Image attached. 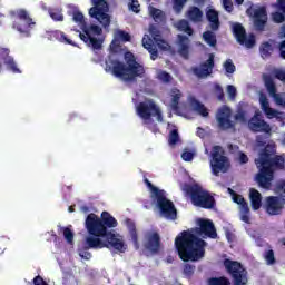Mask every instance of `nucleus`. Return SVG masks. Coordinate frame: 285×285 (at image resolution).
Masks as SVG:
<instances>
[{"label":"nucleus","instance_id":"obj_1","mask_svg":"<svg viewBox=\"0 0 285 285\" xmlns=\"http://www.w3.org/2000/svg\"><path fill=\"white\" fill-rule=\"evenodd\" d=\"M217 239V229L213 220H199V227L183 230L175 238V248L183 262H199L206 257L208 243L202 239Z\"/></svg>","mask_w":285,"mask_h":285},{"label":"nucleus","instance_id":"obj_2","mask_svg":"<svg viewBox=\"0 0 285 285\" xmlns=\"http://www.w3.org/2000/svg\"><path fill=\"white\" fill-rule=\"evenodd\" d=\"M256 144L263 148L258 158L255 159V165L259 173L256 175V181L261 188H271L273 175L275 170H284L285 159L277 155V146L275 144H267L266 138L262 135L256 137Z\"/></svg>","mask_w":285,"mask_h":285},{"label":"nucleus","instance_id":"obj_3","mask_svg":"<svg viewBox=\"0 0 285 285\" xmlns=\"http://www.w3.org/2000/svg\"><path fill=\"white\" fill-rule=\"evenodd\" d=\"M125 61L126 63L112 58V56H108L105 60L106 72H111L114 77L132 83L137 81V77H139V79L146 77V69L144 68V65L137 61L135 53L127 51L125 53Z\"/></svg>","mask_w":285,"mask_h":285},{"label":"nucleus","instance_id":"obj_4","mask_svg":"<svg viewBox=\"0 0 285 285\" xmlns=\"http://www.w3.org/2000/svg\"><path fill=\"white\" fill-rule=\"evenodd\" d=\"M118 224L117 219L108 212H102L100 218L91 213L87 216L85 222L89 235L109 237L110 239H114V242H124V239L118 238L115 233L108 230V228H117Z\"/></svg>","mask_w":285,"mask_h":285},{"label":"nucleus","instance_id":"obj_5","mask_svg":"<svg viewBox=\"0 0 285 285\" xmlns=\"http://www.w3.org/2000/svg\"><path fill=\"white\" fill-rule=\"evenodd\" d=\"M183 193L191 199V204L198 208H205V210H210L215 208L216 202L215 197L210 195L208 190H205L203 186L198 184H184L181 187Z\"/></svg>","mask_w":285,"mask_h":285},{"label":"nucleus","instance_id":"obj_6","mask_svg":"<svg viewBox=\"0 0 285 285\" xmlns=\"http://www.w3.org/2000/svg\"><path fill=\"white\" fill-rule=\"evenodd\" d=\"M209 166L215 177H219V173L226 174L230 170V159L226 156L223 146L215 145L212 148Z\"/></svg>","mask_w":285,"mask_h":285},{"label":"nucleus","instance_id":"obj_7","mask_svg":"<svg viewBox=\"0 0 285 285\" xmlns=\"http://www.w3.org/2000/svg\"><path fill=\"white\" fill-rule=\"evenodd\" d=\"M85 245L87 248L99 250L101 248H114L118 253H126V243L124 240H114L109 236L90 235L86 238Z\"/></svg>","mask_w":285,"mask_h":285},{"label":"nucleus","instance_id":"obj_8","mask_svg":"<svg viewBox=\"0 0 285 285\" xmlns=\"http://www.w3.org/2000/svg\"><path fill=\"white\" fill-rule=\"evenodd\" d=\"M223 265L232 277L234 285H247L248 284V271L244 268V265L237 261H230V258H225Z\"/></svg>","mask_w":285,"mask_h":285},{"label":"nucleus","instance_id":"obj_9","mask_svg":"<svg viewBox=\"0 0 285 285\" xmlns=\"http://www.w3.org/2000/svg\"><path fill=\"white\" fill-rule=\"evenodd\" d=\"M137 115L142 118V121H148V119H153V117H156L159 124L164 121L161 109H159V106H157L153 99L139 102L137 106Z\"/></svg>","mask_w":285,"mask_h":285},{"label":"nucleus","instance_id":"obj_10","mask_svg":"<svg viewBox=\"0 0 285 285\" xmlns=\"http://www.w3.org/2000/svg\"><path fill=\"white\" fill-rule=\"evenodd\" d=\"M108 12V2L106 0H97L95 7L89 9V16L92 19H97L99 23L105 27H110V14Z\"/></svg>","mask_w":285,"mask_h":285},{"label":"nucleus","instance_id":"obj_11","mask_svg":"<svg viewBox=\"0 0 285 285\" xmlns=\"http://www.w3.org/2000/svg\"><path fill=\"white\" fill-rule=\"evenodd\" d=\"M155 199L163 217H166V219H177V209L175 208V204L173 200L166 198L165 190L156 195Z\"/></svg>","mask_w":285,"mask_h":285},{"label":"nucleus","instance_id":"obj_12","mask_svg":"<svg viewBox=\"0 0 285 285\" xmlns=\"http://www.w3.org/2000/svg\"><path fill=\"white\" fill-rule=\"evenodd\" d=\"M145 250L151 255H158L161 250V235L157 229H149L144 234V244Z\"/></svg>","mask_w":285,"mask_h":285},{"label":"nucleus","instance_id":"obj_13","mask_svg":"<svg viewBox=\"0 0 285 285\" xmlns=\"http://www.w3.org/2000/svg\"><path fill=\"white\" fill-rule=\"evenodd\" d=\"M17 19L12 24L14 30H18L20 35H24V37H30V28L35 26V21L30 18V14L26 9H20L17 11Z\"/></svg>","mask_w":285,"mask_h":285},{"label":"nucleus","instance_id":"obj_14","mask_svg":"<svg viewBox=\"0 0 285 285\" xmlns=\"http://www.w3.org/2000/svg\"><path fill=\"white\" fill-rule=\"evenodd\" d=\"M233 32L240 46H245V48H255V43H256L255 35L252 33L247 36L246 29L244 28V26H242V23L236 22L233 26Z\"/></svg>","mask_w":285,"mask_h":285},{"label":"nucleus","instance_id":"obj_15","mask_svg":"<svg viewBox=\"0 0 285 285\" xmlns=\"http://www.w3.org/2000/svg\"><path fill=\"white\" fill-rule=\"evenodd\" d=\"M0 61L3 62L9 72H13V75H21V69H19L14 57L10 56V49L0 47ZM3 65L0 62V72L3 70Z\"/></svg>","mask_w":285,"mask_h":285},{"label":"nucleus","instance_id":"obj_16","mask_svg":"<svg viewBox=\"0 0 285 285\" xmlns=\"http://www.w3.org/2000/svg\"><path fill=\"white\" fill-rule=\"evenodd\" d=\"M248 127L252 132H265L268 137H271L272 128L266 120L262 119L261 112H255V115L249 119Z\"/></svg>","mask_w":285,"mask_h":285},{"label":"nucleus","instance_id":"obj_17","mask_svg":"<svg viewBox=\"0 0 285 285\" xmlns=\"http://www.w3.org/2000/svg\"><path fill=\"white\" fill-rule=\"evenodd\" d=\"M230 117H233V111H230V108L223 107L218 110L216 121L219 130H230V128H235V122L230 120Z\"/></svg>","mask_w":285,"mask_h":285},{"label":"nucleus","instance_id":"obj_18","mask_svg":"<svg viewBox=\"0 0 285 285\" xmlns=\"http://www.w3.org/2000/svg\"><path fill=\"white\" fill-rule=\"evenodd\" d=\"M213 68H215V55L210 53L205 62H202L199 67L193 68V72L198 79H206V77L213 75Z\"/></svg>","mask_w":285,"mask_h":285},{"label":"nucleus","instance_id":"obj_19","mask_svg":"<svg viewBox=\"0 0 285 285\" xmlns=\"http://www.w3.org/2000/svg\"><path fill=\"white\" fill-rule=\"evenodd\" d=\"M266 23H268V12L266 7H259L254 10V28L257 32H264L266 30Z\"/></svg>","mask_w":285,"mask_h":285},{"label":"nucleus","instance_id":"obj_20","mask_svg":"<svg viewBox=\"0 0 285 285\" xmlns=\"http://www.w3.org/2000/svg\"><path fill=\"white\" fill-rule=\"evenodd\" d=\"M177 48H178V55L183 59L190 58V38H188L185 35H178L177 36Z\"/></svg>","mask_w":285,"mask_h":285},{"label":"nucleus","instance_id":"obj_21","mask_svg":"<svg viewBox=\"0 0 285 285\" xmlns=\"http://www.w3.org/2000/svg\"><path fill=\"white\" fill-rule=\"evenodd\" d=\"M282 202L277 196H268L265 202V210L268 215H279L282 213Z\"/></svg>","mask_w":285,"mask_h":285},{"label":"nucleus","instance_id":"obj_22","mask_svg":"<svg viewBox=\"0 0 285 285\" xmlns=\"http://www.w3.org/2000/svg\"><path fill=\"white\" fill-rule=\"evenodd\" d=\"M259 104L263 112L266 115L267 119H275L277 115H279V111H277L274 108H271V102H268V98L266 95L262 94L259 96Z\"/></svg>","mask_w":285,"mask_h":285},{"label":"nucleus","instance_id":"obj_23","mask_svg":"<svg viewBox=\"0 0 285 285\" xmlns=\"http://www.w3.org/2000/svg\"><path fill=\"white\" fill-rule=\"evenodd\" d=\"M142 46H144L145 50H147L149 52L151 61H157V59L159 57V51L157 50L155 40H153L148 36H145L142 38Z\"/></svg>","mask_w":285,"mask_h":285},{"label":"nucleus","instance_id":"obj_24","mask_svg":"<svg viewBox=\"0 0 285 285\" xmlns=\"http://www.w3.org/2000/svg\"><path fill=\"white\" fill-rule=\"evenodd\" d=\"M276 12L272 13L274 23H284L285 21V0H277L275 4Z\"/></svg>","mask_w":285,"mask_h":285},{"label":"nucleus","instance_id":"obj_25","mask_svg":"<svg viewBox=\"0 0 285 285\" xmlns=\"http://www.w3.org/2000/svg\"><path fill=\"white\" fill-rule=\"evenodd\" d=\"M79 38L81 39V41H83V43L91 46L94 50H101L104 46V40L97 39L90 36V33L88 35H86V32L79 33Z\"/></svg>","mask_w":285,"mask_h":285},{"label":"nucleus","instance_id":"obj_26","mask_svg":"<svg viewBox=\"0 0 285 285\" xmlns=\"http://www.w3.org/2000/svg\"><path fill=\"white\" fill-rule=\"evenodd\" d=\"M275 52V40L264 41L259 46V55L262 59H271Z\"/></svg>","mask_w":285,"mask_h":285},{"label":"nucleus","instance_id":"obj_27","mask_svg":"<svg viewBox=\"0 0 285 285\" xmlns=\"http://www.w3.org/2000/svg\"><path fill=\"white\" fill-rule=\"evenodd\" d=\"M206 17L207 21H209L210 30L217 32V30H219V26H222L219 22V12H217L215 9H209L206 12Z\"/></svg>","mask_w":285,"mask_h":285},{"label":"nucleus","instance_id":"obj_28","mask_svg":"<svg viewBox=\"0 0 285 285\" xmlns=\"http://www.w3.org/2000/svg\"><path fill=\"white\" fill-rule=\"evenodd\" d=\"M51 39H56V41H59L60 43H65L66 46H73V48H77V45L75 41H72L63 31H51L50 32Z\"/></svg>","mask_w":285,"mask_h":285},{"label":"nucleus","instance_id":"obj_29","mask_svg":"<svg viewBox=\"0 0 285 285\" xmlns=\"http://www.w3.org/2000/svg\"><path fill=\"white\" fill-rule=\"evenodd\" d=\"M249 202L252 204L253 210H259L262 208V194L255 189H249Z\"/></svg>","mask_w":285,"mask_h":285},{"label":"nucleus","instance_id":"obj_30","mask_svg":"<svg viewBox=\"0 0 285 285\" xmlns=\"http://www.w3.org/2000/svg\"><path fill=\"white\" fill-rule=\"evenodd\" d=\"M125 224L129 230L131 242H134L136 248H139V235L137 234V225H135V222H132L130 218H127Z\"/></svg>","mask_w":285,"mask_h":285},{"label":"nucleus","instance_id":"obj_31","mask_svg":"<svg viewBox=\"0 0 285 285\" xmlns=\"http://www.w3.org/2000/svg\"><path fill=\"white\" fill-rule=\"evenodd\" d=\"M187 17L189 21H193L194 23H199L204 18V11H202V9H199L198 7H190L187 11Z\"/></svg>","mask_w":285,"mask_h":285},{"label":"nucleus","instance_id":"obj_32","mask_svg":"<svg viewBox=\"0 0 285 285\" xmlns=\"http://www.w3.org/2000/svg\"><path fill=\"white\" fill-rule=\"evenodd\" d=\"M240 219L245 224H250V207H248V203L245 200L240 205Z\"/></svg>","mask_w":285,"mask_h":285},{"label":"nucleus","instance_id":"obj_33","mask_svg":"<svg viewBox=\"0 0 285 285\" xmlns=\"http://www.w3.org/2000/svg\"><path fill=\"white\" fill-rule=\"evenodd\" d=\"M191 107L196 112H198V115H202V117H208V109L204 104L199 102V100L193 99Z\"/></svg>","mask_w":285,"mask_h":285},{"label":"nucleus","instance_id":"obj_34","mask_svg":"<svg viewBox=\"0 0 285 285\" xmlns=\"http://www.w3.org/2000/svg\"><path fill=\"white\" fill-rule=\"evenodd\" d=\"M203 39L210 48H215V46H217V36L213 31H205L203 33Z\"/></svg>","mask_w":285,"mask_h":285},{"label":"nucleus","instance_id":"obj_35","mask_svg":"<svg viewBox=\"0 0 285 285\" xmlns=\"http://www.w3.org/2000/svg\"><path fill=\"white\" fill-rule=\"evenodd\" d=\"M171 97V108L177 110L179 108V99H181V91L177 88H173L170 91Z\"/></svg>","mask_w":285,"mask_h":285},{"label":"nucleus","instance_id":"obj_36","mask_svg":"<svg viewBox=\"0 0 285 285\" xmlns=\"http://www.w3.org/2000/svg\"><path fill=\"white\" fill-rule=\"evenodd\" d=\"M177 28L180 32H186L189 37H193V28L190 27V23L188 20H179L177 23Z\"/></svg>","mask_w":285,"mask_h":285},{"label":"nucleus","instance_id":"obj_37","mask_svg":"<svg viewBox=\"0 0 285 285\" xmlns=\"http://www.w3.org/2000/svg\"><path fill=\"white\" fill-rule=\"evenodd\" d=\"M82 32H85V35L89 33L90 37H92V35H97L99 37L104 33V29L97 24H91L89 27H85Z\"/></svg>","mask_w":285,"mask_h":285},{"label":"nucleus","instance_id":"obj_38","mask_svg":"<svg viewBox=\"0 0 285 285\" xmlns=\"http://www.w3.org/2000/svg\"><path fill=\"white\" fill-rule=\"evenodd\" d=\"M208 285H230V281L226 276L212 277L208 279Z\"/></svg>","mask_w":285,"mask_h":285},{"label":"nucleus","instance_id":"obj_39","mask_svg":"<svg viewBox=\"0 0 285 285\" xmlns=\"http://www.w3.org/2000/svg\"><path fill=\"white\" fill-rule=\"evenodd\" d=\"M157 79L163 83H170L173 81V76L165 70H160L157 73Z\"/></svg>","mask_w":285,"mask_h":285},{"label":"nucleus","instance_id":"obj_40","mask_svg":"<svg viewBox=\"0 0 285 285\" xmlns=\"http://www.w3.org/2000/svg\"><path fill=\"white\" fill-rule=\"evenodd\" d=\"M188 3V0H173V9L176 14H181V11L184 10V6Z\"/></svg>","mask_w":285,"mask_h":285},{"label":"nucleus","instance_id":"obj_41","mask_svg":"<svg viewBox=\"0 0 285 285\" xmlns=\"http://www.w3.org/2000/svg\"><path fill=\"white\" fill-rule=\"evenodd\" d=\"M168 144L169 146H177L179 144V130L173 129L169 132Z\"/></svg>","mask_w":285,"mask_h":285},{"label":"nucleus","instance_id":"obj_42","mask_svg":"<svg viewBox=\"0 0 285 285\" xmlns=\"http://www.w3.org/2000/svg\"><path fill=\"white\" fill-rule=\"evenodd\" d=\"M49 16L53 21H63V13L61 9H49Z\"/></svg>","mask_w":285,"mask_h":285},{"label":"nucleus","instance_id":"obj_43","mask_svg":"<svg viewBox=\"0 0 285 285\" xmlns=\"http://www.w3.org/2000/svg\"><path fill=\"white\" fill-rule=\"evenodd\" d=\"M144 126H146L148 130H150L155 135H157V132L159 131V127L157 126V122H155L153 118H149L148 120H144Z\"/></svg>","mask_w":285,"mask_h":285},{"label":"nucleus","instance_id":"obj_44","mask_svg":"<svg viewBox=\"0 0 285 285\" xmlns=\"http://www.w3.org/2000/svg\"><path fill=\"white\" fill-rule=\"evenodd\" d=\"M264 258L268 266H273V264H276V262H277L275 259V252L273 249H268L267 252H265Z\"/></svg>","mask_w":285,"mask_h":285},{"label":"nucleus","instance_id":"obj_45","mask_svg":"<svg viewBox=\"0 0 285 285\" xmlns=\"http://www.w3.org/2000/svg\"><path fill=\"white\" fill-rule=\"evenodd\" d=\"M62 235L65 237V239H67L68 244H72L73 239H75V234L72 233V229H70L69 227H62Z\"/></svg>","mask_w":285,"mask_h":285},{"label":"nucleus","instance_id":"obj_46","mask_svg":"<svg viewBox=\"0 0 285 285\" xmlns=\"http://www.w3.org/2000/svg\"><path fill=\"white\" fill-rule=\"evenodd\" d=\"M72 19H73L75 23H80L81 26H83V23H86L83 13H81V11H79V10L73 11Z\"/></svg>","mask_w":285,"mask_h":285},{"label":"nucleus","instance_id":"obj_47","mask_svg":"<svg viewBox=\"0 0 285 285\" xmlns=\"http://www.w3.org/2000/svg\"><path fill=\"white\" fill-rule=\"evenodd\" d=\"M149 33L151 35L154 41H159V39L161 38V32L154 24L149 27Z\"/></svg>","mask_w":285,"mask_h":285},{"label":"nucleus","instance_id":"obj_48","mask_svg":"<svg viewBox=\"0 0 285 285\" xmlns=\"http://www.w3.org/2000/svg\"><path fill=\"white\" fill-rule=\"evenodd\" d=\"M224 68H225V72H227V75H233V72H235V70H236L235 63H233V60H230V59L225 61Z\"/></svg>","mask_w":285,"mask_h":285},{"label":"nucleus","instance_id":"obj_49","mask_svg":"<svg viewBox=\"0 0 285 285\" xmlns=\"http://www.w3.org/2000/svg\"><path fill=\"white\" fill-rule=\"evenodd\" d=\"M145 184L147 187H149V190H151L154 197H156V195L160 194L164 189H159L157 187H155L153 185V183H150V180H148V178H145Z\"/></svg>","mask_w":285,"mask_h":285},{"label":"nucleus","instance_id":"obj_50","mask_svg":"<svg viewBox=\"0 0 285 285\" xmlns=\"http://www.w3.org/2000/svg\"><path fill=\"white\" fill-rule=\"evenodd\" d=\"M214 90L216 92L218 101H224V88H222L219 83H216L214 86Z\"/></svg>","mask_w":285,"mask_h":285},{"label":"nucleus","instance_id":"obj_51","mask_svg":"<svg viewBox=\"0 0 285 285\" xmlns=\"http://www.w3.org/2000/svg\"><path fill=\"white\" fill-rule=\"evenodd\" d=\"M140 4L138 0H131V2H129V10H131V12H136V14H139L140 12Z\"/></svg>","mask_w":285,"mask_h":285},{"label":"nucleus","instance_id":"obj_52","mask_svg":"<svg viewBox=\"0 0 285 285\" xmlns=\"http://www.w3.org/2000/svg\"><path fill=\"white\" fill-rule=\"evenodd\" d=\"M149 14L154 19H161V10H159V9H157L155 7H150Z\"/></svg>","mask_w":285,"mask_h":285},{"label":"nucleus","instance_id":"obj_53","mask_svg":"<svg viewBox=\"0 0 285 285\" xmlns=\"http://www.w3.org/2000/svg\"><path fill=\"white\" fill-rule=\"evenodd\" d=\"M117 38L120 39V41H130V33L120 30L117 32Z\"/></svg>","mask_w":285,"mask_h":285},{"label":"nucleus","instance_id":"obj_54","mask_svg":"<svg viewBox=\"0 0 285 285\" xmlns=\"http://www.w3.org/2000/svg\"><path fill=\"white\" fill-rule=\"evenodd\" d=\"M227 94L229 95V99H235V97H237V88H235L233 85H228Z\"/></svg>","mask_w":285,"mask_h":285},{"label":"nucleus","instance_id":"obj_55","mask_svg":"<svg viewBox=\"0 0 285 285\" xmlns=\"http://www.w3.org/2000/svg\"><path fill=\"white\" fill-rule=\"evenodd\" d=\"M278 48V55L281 57V59H284L285 61V40L281 41L277 46Z\"/></svg>","mask_w":285,"mask_h":285},{"label":"nucleus","instance_id":"obj_56","mask_svg":"<svg viewBox=\"0 0 285 285\" xmlns=\"http://www.w3.org/2000/svg\"><path fill=\"white\" fill-rule=\"evenodd\" d=\"M184 275H187L188 277H190V275H193V273H195V266L190 265V264H186L184 266Z\"/></svg>","mask_w":285,"mask_h":285},{"label":"nucleus","instance_id":"obj_57","mask_svg":"<svg viewBox=\"0 0 285 285\" xmlns=\"http://www.w3.org/2000/svg\"><path fill=\"white\" fill-rule=\"evenodd\" d=\"M194 157H195V155L193 154V151H184L181 154L183 161H193Z\"/></svg>","mask_w":285,"mask_h":285},{"label":"nucleus","instance_id":"obj_58","mask_svg":"<svg viewBox=\"0 0 285 285\" xmlns=\"http://www.w3.org/2000/svg\"><path fill=\"white\" fill-rule=\"evenodd\" d=\"M233 202L235 204H238V206H239V205L244 204L246 202V199L244 198V196H242L239 194H234L233 195Z\"/></svg>","mask_w":285,"mask_h":285},{"label":"nucleus","instance_id":"obj_59","mask_svg":"<svg viewBox=\"0 0 285 285\" xmlns=\"http://www.w3.org/2000/svg\"><path fill=\"white\" fill-rule=\"evenodd\" d=\"M223 6H224L226 12H232L234 9L232 0H223Z\"/></svg>","mask_w":285,"mask_h":285},{"label":"nucleus","instance_id":"obj_60","mask_svg":"<svg viewBox=\"0 0 285 285\" xmlns=\"http://www.w3.org/2000/svg\"><path fill=\"white\" fill-rule=\"evenodd\" d=\"M275 78L278 79V81H283L285 83V71L284 70H276L275 71Z\"/></svg>","mask_w":285,"mask_h":285},{"label":"nucleus","instance_id":"obj_61","mask_svg":"<svg viewBox=\"0 0 285 285\" xmlns=\"http://www.w3.org/2000/svg\"><path fill=\"white\" fill-rule=\"evenodd\" d=\"M33 284L35 285H48V283L46 281H43V277H41L40 275H38L33 278Z\"/></svg>","mask_w":285,"mask_h":285},{"label":"nucleus","instance_id":"obj_62","mask_svg":"<svg viewBox=\"0 0 285 285\" xmlns=\"http://www.w3.org/2000/svg\"><path fill=\"white\" fill-rule=\"evenodd\" d=\"M238 161L239 164H248V156L244 153H239Z\"/></svg>","mask_w":285,"mask_h":285},{"label":"nucleus","instance_id":"obj_63","mask_svg":"<svg viewBox=\"0 0 285 285\" xmlns=\"http://www.w3.org/2000/svg\"><path fill=\"white\" fill-rule=\"evenodd\" d=\"M79 255L82 259H91L92 258V254L88 250L80 252Z\"/></svg>","mask_w":285,"mask_h":285},{"label":"nucleus","instance_id":"obj_64","mask_svg":"<svg viewBox=\"0 0 285 285\" xmlns=\"http://www.w3.org/2000/svg\"><path fill=\"white\" fill-rule=\"evenodd\" d=\"M278 37H279L281 39H285V24H283V26L279 28Z\"/></svg>","mask_w":285,"mask_h":285}]
</instances>
